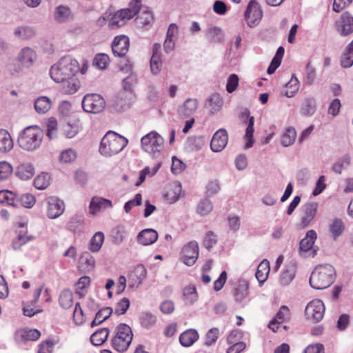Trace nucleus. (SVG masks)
<instances>
[{"instance_id": "obj_63", "label": "nucleus", "mask_w": 353, "mask_h": 353, "mask_svg": "<svg viewBox=\"0 0 353 353\" xmlns=\"http://www.w3.org/2000/svg\"><path fill=\"white\" fill-rule=\"evenodd\" d=\"M239 79L235 74H231L227 81L226 90L228 93H232L239 85Z\"/></svg>"}, {"instance_id": "obj_42", "label": "nucleus", "mask_w": 353, "mask_h": 353, "mask_svg": "<svg viewBox=\"0 0 353 353\" xmlns=\"http://www.w3.org/2000/svg\"><path fill=\"white\" fill-rule=\"evenodd\" d=\"M296 138V132L294 128H288L281 137V143L283 147H288L292 145Z\"/></svg>"}, {"instance_id": "obj_6", "label": "nucleus", "mask_w": 353, "mask_h": 353, "mask_svg": "<svg viewBox=\"0 0 353 353\" xmlns=\"http://www.w3.org/2000/svg\"><path fill=\"white\" fill-rule=\"evenodd\" d=\"M141 143L144 152L155 157L163 150L164 139L159 133L152 131L141 138Z\"/></svg>"}, {"instance_id": "obj_20", "label": "nucleus", "mask_w": 353, "mask_h": 353, "mask_svg": "<svg viewBox=\"0 0 353 353\" xmlns=\"http://www.w3.org/2000/svg\"><path fill=\"white\" fill-rule=\"evenodd\" d=\"M161 50V44L155 43L153 46L152 55L150 59V70L154 75L159 74L161 71L162 60Z\"/></svg>"}, {"instance_id": "obj_45", "label": "nucleus", "mask_w": 353, "mask_h": 353, "mask_svg": "<svg viewBox=\"0 0 353 353\" xmlns=\"http://www.w3.org/2000/svg\"><path fill=\"white\" fill-rule=\"evenodd\" d=\"M112 313V309L109 307L103 308L101 310H99L97 313L94 319L91 323L92 327L97 325L103 322L105 320L110 317Z\"/></svg>"}, {"instance_id": "obj_61", "label": "nucleus", "mask_w": 353, "mask_h": 353, "mask_svg": "<svg viewBox=\"0 0 353 353\" xmlns=\"http://www.w3.org/2000/svg\"><path fill=\"white\" fill-rule=\"evenodd\" d=\"M219 330L218 328H212L206 334L205 345L210 346L214 344L219 338Z\"/></svg>"}, {"instance_id": "obj_7", "label": "nucleus", "mask_w": 353, "mask_h": 353, "mask_svg": "<svg viewBox=\"0 0 353 353\" xmlns=\"http://www.w3.org/2000/svg\"><path fill=\"white\" fill-rule=\"evenodd\" d=\"M132 338L133 334L130 327L126 324H120L112 341V345L115 350L123 352L128 349Z\"/></svg>"}, {"instance_id": "obj_28", "label": "nucleus", "mask_w": 353, "mask_h": 353, "mask_svg": "<svg viewBox=\"0 0 353 353\" xmlns=\"http://www.w3.org/2000/svg\"><path fill=\"white\" fill-rule=\"evenodd\" d=\"M245 114L248 117V121L244 135V139L245 141V148L248 149L252 148L254 142L253 139V134L254 132V118L253 117H250L249 112H246Z\"/></svg>"}, {"instance_id": "obj_58", "label": "nucleus", "mask_w": 353, "mask_h": 353, "mask_svg": "<svg viewBox=\"0 0 353 353\" xmlns=\"http://www.w3.org/2000/svg\"><path fill=\"white\" fill-rule=\"evenodd\" d=\"M19 201L26 208H32L36 203V198L34 195L26 193L20 196Z\"/></svg>"}, {"instance_id": "obj_47", "label": "nucleus", "mask_w": 353, "mask_h": 353, "mask_svg": "<svg viewBox=\"0 0 353 353\" xmlns=\"http://www.w3.org/2000/svg\"><path fill=\"white\" fill-rule=\"evenodd\" d=\"M50 176L46 173L38 175L34 180V185L37 190H45L50 185Z\"/></svg>"}, {"instance_id": "obj_32", "label": "nucleus", "mask_w": 353, "mask_h": 353, "mask_svg": "<svg viewBox=\"0 0 353 353\" xmlns=\"http://www.w3.org/2000/svg\"><path fill=\"white\" fill-rule=\"evenodd\" d=\"M199 339V334L194 329H189L183 332L179 336L181 344L184 347H190Z\"/></svg>"}, {"instance_id": "obj_21", "label": "nucleus", "mask_w": 353, "mask_h": 353, "mask_svg": "<svg viewBox=\"0 0 353 353\" xmlns=\"http://www.w3.org/2000/svg\"><path fill=\"white\" fill-rule=\"evenodd\" d=\"M37 32L34 27L28 25H21L15 27L13 30L14 37L21 41L32 39L36 36Z\"/></svg>"}, {"instance_id": "obj_55", "label": "nucleus", "mask_w": 353, "mask_h": 353, "mask_svg": "<svg viewBox=\"0 0 353 353\" xmlns=\"http://www.w3.org/2000/svg\"><path fill=\"white\" fill-rule=\"evenodd\" d=\"M109 57L105 54H98L95 56L93 65L100 70H103L107 68L109 64Z\"/></svg>"}, {"instance_id": "obj_8", "label": "nucleus", "mask_w": 353, "mask_h": 353, "mask_svg": "<svg viewBox=\"0 0 353 353\" xmlns=\"http://www.w3.org/2000/svg\"><path fill=\"white\" fill-rule=\"evenodd\" d=\"M105 107L104 99L98 94H86L82 100V108L88 113L99 114L103 111Z\"/></svg>"}, {"instance_id": "obj_16", "label": "nucleus", "mask_w": 353, "mask_h": 353, "mask_svg": "<svg viewBox=\"0 0 353 353\" xmlns=\"http://www.w3.org/2000/svg\"><path fill=\"white\" fill-rule=\"evenodd\" d=\"M318 203L316 202H309L301 208L300 226L303 228L310 225L317 214Z\"/></svg>"}, {"instance_id": "obj_41", "label": "nucleus", "mask_w": 353, "mask_h": 353, "mask_svg": "<svg viewBox=\"0 0 353 353\" xmlns=\"http://www.w3.org/2000/svg\"><path fill=\"white\" fill-rule=\"evenodd\" d=\"M108 334L109 331L107 328L100 329L92 334L91 342L95 346L101 345L107 340Z\"/></svg>"}, {"instance_id": "obj_39", "label": "nucleus", "mask_w": 353, "mask_h": 353, "mask_svg": "<svg viewBox=\"0 0 353 353\" xmlns=\"http://www.w3.org/2000/svg\"><path fill=\"white\" fill-rule=\"evenodd\" d=\"M59 303L63 309H68L73 305V293L68 289L63 290L59 298Z\"/></svg>"}, {"instance_id": "obj_12", "label": "nucleus", "mask_w": 353, "mask_h": 353, "mask_svg": "<svg viewBox=\"0 0 353 353\" xmlns=\"http://www.w3.org/2000/svg\"><path fill=\"white\" fill-rule=\"evenodd\" d=\"M317 235L314 230H309L306 236L303 239L299 244V254L302 257H314L316 254V250L313 245Z\"/></svg>"}, {"instance_id": "obj_30", "label": "nucleus", "mask_w": 353, "mask_h": 353, "mask_svg": "<svg viewBox=\"0 0 353 353\" xmlns=\"http://www.w3.org/2000/svg\"><path fill=\"white\" fill-rule=\"evenodd\" d=\"M147 275V270L145 268L140 264L137 265L132 273L130 274V279L133 282L132 285H130L129 287L136 286L138 287L142 281L145 279Z\"/></svg>"}, {"instance_id": "obj_34", "label": "nucleus", "mask_w": 353, "mask_h": 353, "mask_svg": "<svg viewBox=\"0 0 353 353\" xmlns=\"http://www.w3.org/2000/svg\"><path fill=\"white\" fill-rule=\"evenodd\" d=\"M270 267L268 260H263L259 265L256 272V278L260 284L263 283L268 279L270 274Z\"/></svg>"}, {"instance_id": "obj_2", "label": "nucleus", "mask_w": 353, "mask_h": 353, "mask_svg": "<svg viewBox=\"0 0 353 353\" xmlns=\"http://www.w3.org/2000/svg\"><path fill=\"white\" fill-rule=\"evenodd\" d=\"M43 139V130L38 125H31L19 133L17 143L23 150L33 152L40 148Z\"/></svg>"}, {"instance_id": "obj_17", "label": "nucleus", "mask_w": 353, "mask_h": 353, "mask_svg": "<svg viewBox=\"0 0 353 353\" xmlns=\"http://www.w3.org/2000/svg\"><path fill=\"white\" fill-rule=\"evenodd\" d=\"M182 261L187 265H192L199 256V245L196 241H190L182 249Z\"/></svg>"}, {"instance_id": "obj_10", "label": "nucleus", "mask_w": 353, "mask_h": 353, "mask_svg": "<svg viewBox=\"0 0 353 353\" xmlns=\"http://www.w3.org/2000/svg\"><path fill=\"white\" fill-rule=\"evenodd\" d=\"M38 56L36 50L31 47H23L17 53L16 60L19 68L21 69H30L37 61Z\"/></svg>"}, {"instance_id": "obj_52", "label": "nucleus", "mask_w": 353, "mask_h": 353, "mask_svg": "<svg viewBox=\"0 0 353 353\" xmlns=\"http://www.w3.org/2000/svg\"><path fill=\"white\" fill-rule=\"evenodd\" d=\"M213 205L209 199L201 200L197 205V212L201 216H206L212 212Z\"/></svg>"}, {"instance_id": "obj_1", "label": "nucleus", "mask_w": 353, "mask_h": 353, "mask_svg": "<svg viewBox=\"0 0 353 353\" xmlns=\"http://www.w3.org/2000/svg\"><path fill=\"white\" fill-rule=\"evenodd\" d=\"M79 70V63L70 56H64L52 65L50 75L55 82H61L74 77Z\"/></svg>"}, {"instance_id": "obj_53", "label": "nucleus", "mask_w": 353, "mask_h": 353, "mask_svg": "<svg viewBox=\"0 0 353 353\" xmlns=\"http://www.w3.org/2000/svg\"><path fill=\"white\" fill-rule=\"evenodd\" d=\"M345 227L341 219H336L330 225V230L336 239L344 231Z\"/></svg>"}, {"instance_id": "obj_31", "label": "nucleus", "mask_w": 353, "mask_h": 353, "mask_svg": "<svg viewBox=\"0 0 353 353\" xmlns=\"http://www.w3.org/2000/svg\"><path fill=\"white\" fill-rule=\"evenodd\" d=\"M61 83H62L61 91L67 94H72L77 92L81 86L80 81L74 77H70Z\"/></svg>"}, {"instance_id": "obj_11", "label": "nucleus", "mask_w": 353, "mask_h": 353, "mask_svg": "<svg viewBox=\"0 0 353 353\" xmlns=\"http://www.w3.org/2000/svg\"><path fill=\"white\" fill-rule=\"evenodd\" d=\"M44 203L46 215L50 219L59 217L65 211L64 202L57 196H48Z\"/></svg>"}, {"instance_id": "obj_43", "label": "nucleus", "mask_w": 353, "mask_h": 353, "mask_svg": "<svg viewBox=\"0 0 353 353\" xmlns=\"http://www.w3.org/2000/svg\"><path fill=\"white\" fill-rule=\"evenodd\" d=\"M77 157V151L72 148H68L61 152L59 160L61 163L69 164L74 162Z\"/></svg>"}, {"instance_id": "obj_24", "label": "nucleus", "mask_w": 353, "mask_h": 353, "mask_svg": "<svg viewBox=\"0 0 353 353\" xmlns=\"http://www.w3.org/2000/svg\"><path fill=\"white\" fill-rule=\"evenodd\" d=\"M54 19L59 23H68L74 19V14L68 7L59 6L54 10Z\"/></svg>"}, {"instance_id": "obj_60", "label": "nucleus", "mask_w": 353, "mask_h": 353, "mask_svg": "<svg viewBox=\"0 0 353 353\" xmlns=\"http://www.w3.org/2000/svg\"><path fill=\"white\" fill-rule=\"evenodd\" d=\"M15 195L10 191H0V203L10 205H16Z\"/></svg>"}, {"instance_id": "obj_19", "label": "nucleus", "mask_w": 353, "mask_h": 353, "mask_svg": "<svg viewBox=\"0 0 353 353\" xmlns=\"http://www.w3.org/2000/svg\"><path fill=\"white\" fill-rule=\"evenodd\" d=\"M130 46V39L127 36H117L112 43V49L113 54L121 57L128 52Z\"/></svg>"}, {"instance_id": "obj_9", "label": "nucleus", "mask_w": 353, "mask_h": 353, "mask_svg": "<svg viewBox=\"0 0 353 353\" xmlns=\"http://www.w3.org/2000/svg\"><path fill=\"white\" fill-rule=\"evenodd\" d=\"M263 17V11L256 0H251L247 6L244 13V19L250 28L257 26Z\"/></svg>"}, {"instance_id": "obj_4", "label": "nucleus", "mask_w": 353, "mask_h": 353, "mask_svg": "<svg viewBox=\"0 0 353 353\" xmlns=\"http://www.w3.org/2000/svg\"><path fill=\"white\" fill-rule=\"evenodd\" d=\"M128 143V139L124 137L110 131L103 137L99 152L105 157H111L121 152Z\"/></svg>"}, {"instance_id": "obj_37", "label": "nucleus", "mask_w": 353, "mask_h": 353, "mask_svg": "<svg viewBox=\"0 0 353 353\" xmlns=\"http://www.w3.org/2000/svg\"><path fill=\"white\" fill-rule=\"evenodd\" d=\"M104 239L105 236L102 232H96L89 242V250L94 253L98 252L102 247Z\"/></svg>"}, {"instance_id": "obj_22", "label": "nucleus", "mask_w": 353, "mask_h": 353, "mask_svg": "<svg viewBox=\"0 0 353 353\" xmlns=\"http://www.w3.org/2000/svg\"><path fill=\"white\" fill-rule=\"evenodd\" d=\"M198 105L196 99L188 98L178 108V112L181 117H189L196 112Z\"/></svg>"}, {"instance_id": "obj_3", "label": "nucleus", "mask_w": 353, "mask_h": 353, "mask_svg": "<svg viewBox=\"0 0 353 353\" xmlns=\"http://www.w3.org/2000/svg\"><path fill=\"white\" fill-rule=\"evenodd\" d=\"M335 279V270L329 264L316 266L311 274L310 284L316 290L328 288Z\"/></svg>"}, {"instance_id": "obj_27", "label": "nucleus", "mask_w": 353, "mask_h": 353, "mask_svg": "<svg viewBox=\"0 0 353 353\" xmlns=\"http://www.w3.org/2000/svg\"><path fill=\"white\" fill-rule=\"evenodd\" d=\"M35 173L33 165L30 163H23L20 164L16 171V175L21 180L31 179Z\"/></svg>"}, {"instance_id": "obj_56", "label": "nucleus", "mask_w": 353, "mask_h": 353, "mask_svg": "<svg viewBox=\"0 0 353 353\" xmlns=\"http://www.w3.org/2000/svg\"><path fill=\"white\" fill-rule=\"evenodd\" d=\"M130 301L128 298L124 297L121 299L115 305L114 312L117 315L124 314L128 310Z\"/></svg>"}, {"instance_id": "obj_59", "label": "nucleus", "mask_w": 353, "mask_h": 353, "mask_svg": "<svg viewBox=\"0 0 353 353\" xmlns=\"http://www.w3.org/2000/svg\"><path fill=\"white\" fill-rule=\"evenodd\" d=\"M13 171L12 165L6 161L0 162V181L9 178Z\"/></svg>"}, {"instance_id": "obj_44", "label": "nucleus", "mask_w": 353, "mask_h": 353, "mask_svg": "<svg viewBox=\"0 0 353 353\" xmlns=\"http://www.w3.org/2000/svg\"><path fill=\"white\" fill-rule=\"evenodd\" d=\"M208 105L210 108V112L212 114H215L221 109L223 106V100L219 95L213 94L208 99Z\"/></svg>"}, {"instance_id": "obj_29", "label": "nucleus", "mask_w": 353, "mask_h": 353, "mask_svg": "<svg viewBox=\"0 0 353 353\" xmlns=\"http://www.w3.org/2000/svg\"><path fill=\"white\" fill-rule=\"evenodd\" d=\"M14 146L13 140L10 134L6 130H0V152H10Z\"/></svg>"}, {"instance_id": "obj_25", "label": "nucleus", "mask_w": 353, "mask_h": 353, "mask_svg": "<svg viewBox=\"0 0 353 353\" xmlns=\"http://www.w3.org/2000/svg\"><path fill=\"white\" fill-rule=\"evenodd\" d=\"M158 233L153 229H145L141 231L137 236L139 243L147 246L154 243L158 239Z\"/></svg>"}, {"instance_id": "obj_62", "label": "nucleus", "mask_w": 353, "mask_h": 353, "mask_svg": "<svg viewBox=\"0 0 353 353\" xmlns=\"http://www.w3.org/2000/svg\"><path fill=\"white\" fill-rule=\"evenodd\" d=\"M73 319L77 325H81L85 321V316L79 303L75 305L73 312Z\"/></svg>"}, {"instance_id": "obj_36", "label": "nucleus", "mask_w": 353, "mask_h": 353, "mask_svg": "<svg viewBox=\"0 0 353 353\" xmlns=\"http://www.w3.org/2000/svg\"><path fill=\"white\" fill-rule=\"evenodd\" d=\"M136 20L139 26L147 28L154 22L153 14L148 8H145L141 11Z\"/></svg>"}, {"instance_id": "obj_50", "label": "nucleus", "mask_w": 353, "mask_h": 353, "mask_svg": "<svg viewBox=\"0 0 353 353\" xmlns=\"http://www.w3.org/2000/svg\"><path fill=\"white\" fill-rule=\"evenodd\" d=\"M140 322L143 327L149 329L155 325L157 317L150 312H143L141 316Z\"/></svg>"}, {"instance_id": "obj_54", "label": "nucleus", "mask_w": 353, "mask_h": 353, "mask_svg": "<svg viewBox=\"0 0 353 353\" xmlns=\"http://www.w3.org/2000/svg\"><path fill=\"white\" fill-rule=\"evenodd\" d=\"M181 192V186L179 184H174L166 193L165 196L170 203H174L179 199Z\"/></svg>"}, {"instance_id": "obj_23", "label": "nucleus", "mask_w": 353, "mask_h": 353, "mask_svg": "<svg viewBox=\"0 0 353 353\" xmlns=\"http://www.w3.org/2000/svg\"><path fill=\"white\" fill-rule=\"evenodd\" d=\"M90 211L92 214H97L102 210H105L112 208V203L110 200L99 197H93L90 203Z\"/></svg>"}, {"instance_id": "obj_35", "label": "nucleus", "mask_w": 353, "mask_h": 353, "mask_svg": "<svg viewBox=\"0 0 353 353\" xmlns=\"http://www.w3.org/2000/svg\"><path fill=\"white\" fill-rule=\"evenodd\" d=\"M95 265L94 258L88 252L81 254L79 258V268L83 271H90Z\"/></svg>"}, {"instance_id": "obj_57", "label": "nucleus", "mask_w": 353, "mask_h": 353, "mask_svg": "<svg viewBox=\"0 0 353 353\" xmlns=\"http://www.w3.org/2000/svg\"><path fill=\"white\" fill-rule=\"evenodd\" d=\"M290 318V312L289 308L286 305H283L279 309L274 319L278 323H282L283 322L289 320Z\"/></svg>"}, {"instance_id": "obj_64", "label": "nucleus", "mask_w": 353, "mask_h": 353, "mask_svg": "<svg viewBox=\"0 0 353 353\" xmlns=\"http://www.w3.org/2000/svg\"><path fill=\"white\" fill-rule=\"evenodd\" d=\"M183 295L189 302H194L197 299L196 288L193 285L186 287L183 290Z\"/></svg>"}, {"instance_id": "obj_15", "label": "nucleus", "mask_w": 353, "mask_h": 353, "mask_svg": "<svg viewBox=\"0 0 353 353\" xmlns=\"http://www.w3.org/2000/svg\"><path fill=\"white\" fill-rule=\"evenodd\" d=\"M136 101V96L132 91H122L116 97L113 107L118 112L130 109Z\"/></svg>"}, {"instance_id": "obj_40", "label": "nucleus", "mask_w": 353, "mask_h": 353, "mask_svg": "<svg viewBox=\"0 0 353 353\" xmlns=\"http://www.w3.org/2000/svg\"><path fill=\"white\" fill-rule=\"evenodd\" d=\"M248 288L249 285L246 281L239 282L234 292L236 301L241 302L245 300L248 296Z\"/></svg>"}, {"instance_id": "obj_26", "label": "nucleus", "mask_w": 353, "mask_h": 353, "mask_svg": "<svg viewBox=\"0 0 353 353\" xmlns=\"http://www.w3.org/2000/svg\"><path fill=\"white\" fill-rule=\"evenodd\" d=\"M40 332L37 330L22 329L16 333V339L19 343L28 341H36L40 337Z\"/></svg>"}, {"instance_id": "obj_38", "label": "nucleus", "mask_w": 353, "mask_h": 353, "mask_svg": "<svg viewBox=\"0 0 353 353\" xmlns=\"http://www.w3.org/2000/svg\"><path fill=\"white\" fill-rule=\"evenodd\" d=\"M205 36L210 42L213 43L222 42L224 40V34L222 30L216 26L209 28Z\"/></svg>"}, {"instance_id": "obj_51", "label": "nucleus", "mask_w": 353, "mask_h": 353, "mask_svg": "<svg viewBox=\"0 0 353 353\" xmlns=\"http://www.w3.org/2000/svg\"><path fill=\"white\" fill-rule=\"evenodd\" d=\"M285 96L291 98L295 95L299 89V81L295 77H292L290 81L286 84Z\"/></svg>"}, {"instance_id": "obj_18", "label": "nucleus", "mask_w": 353, "mask_h": 353, "mask_svg": "<svg viewBox=\"0 0 353 353\" xmlns=\"http://www.w3.org/2000/svg\"><path fill=\"white\" fill-rule=\"evenodd\" d=\"M228 142V132L225 129L221 128L214 134L210 142V148L214 152H220L226 147Z\"/></svg>"}, {"instance_id": "obj_14", "label": "nucleus", "mask_w": 353, "mask_h": 353, "mask_svg": "<svg viewBox=\"0 0 353 353\" xmlns=\"http://www.w3.org/2000/svg\"><path fill=\"white\" fill-rule=\"evenodd\" d=\"M334 28L342 37L351 34L353 32V16L349 12H344L335 21Z\"/></svg>"}, {"instance_id": "obj_48", "label": "nucleus", "mask_w": 353, "mask_h": 353, "mask_svg": "<svg viewBox=\"0 0 353 353\" xmlns=\"http://www.w3.org/2000/svg\"><path fill=\"white\" fill-rule=\"evenodd\" d=\"M350 157L348 155H345L335 162L332 169L335 173L341 174L342 171L350 165Z\"/></svg>"}, {"instance_id": "obj_13", "label": "nucleus", "mask_w": 353, "mask_h": 353, "mask_svg": "<svg viewBox=\"0 0 353 353\" xmlns=\"http://www.w3.org/2000/svg\"><path fill=\"white\" fill-rule=\"evenodd\" d=\"M325 310L323 302L320 299H314L307 305L305 313L308 319L313 322H319L323 319Z\"/></svg>"}, {"instance_id": "obj_5", "label": "nucleus", "mask_w": 353, "mask_h": 353, "mask_svg": "<svg viewBox=\"0 0 353 353\" xmlns=\"http://www.w3.org/2000/svg\"><path fill=\"white\" fill-rule=\"evenodd\" d=\"M141 6V0H132L129 8L121 9L111 17L108 22V28L115 30L124 26L128 20L139 12Z\"/></svg>"}, {"instance_id": "obj_33", "label": "nucleus", "mask_w": 353, "mask_h": 353, "mask_svg": "<svg viewBox=\"0 0 353 353\" xmlns=\"http://www.w3.org/2000/svg\"><path fill=\"white\" fill-rule=\"evenodd\" d=\"M34 109L39 114H43L48 112L52 106V101L46 96H41L34 101Z\"/></svg>"}, {"instance_id": "obj_46", "label": "nucleus", "mask_w": 353, "mask_h": 353, "mask_svg": "<svg viewBox=\"0 0 353 353\" xmlns=\"http://www.w3.org/2000/svg\"><path fill=\"white\" fill-rule=\"evenodd\" d=\"M341 65L344 68H349L353 65V52L347 46L341 57Z\"/></svg>"}, {"instance_id": "obj_49", "label": "nucleus", "mask_w": 353, "mask_h": 353, "mask_svg": "<svg viewBox=\"0 0 353 353\" xmlns=\"http://www.w3.org/2000/svg\"><path fill=\"white\" fill-rule=\"evenodd\" d=\"M46 134L50 139H55L58 134V123L55 118L50 117L47 121Z\"/></svg>"}]
</instances>
